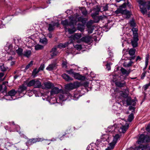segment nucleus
Wrapping results in <instances>:
<instances>
[{
  "label": "nucleus",
  "mask_w": 150,
  "mask_h": 150,
  "mask_svg": "<svg viewBox=\"0 0 150 150\" xmlns=\"http://www.w3.org/2000/svg\"><path fill=\"white\" fill-rule=\"evenodd\" d=\"M137 150H143V148L142 146H139L137 147Z\"/></svg>",
  "instance_id": "bf43d9fd"
},
{
  "label": "nucleus",
  "mask_w": 150,
  "mask_h": 150,
  "mask_svg": "<svg viewBox=\"0 0 150 150\" xmlns=\"http://www.w3.org/2000/svg\"><path fill=\"white\" fill-rule=\"evenodd\" d=\"M44 140L45 139H42L41 138L31 139L29 140L28 141V143H30V144H32L36 142L42 141Z\"/></svg>",
  "instance_id": "dca6fc26"
},
{
  "label": "nucleus",
  "mask_w": 150,
  "mask_h": 150,
  "mask_svg": "<svg viewBox=\"0 0 150 150\" xmlns=\"http://www.w3.org/2000/svg\"><path fill=\"white\" fill-rule=\"evenodd\" d=\"M68 45V42L67 43H65L64 44H63L62 43H60L59 45H58L57 47H56L57 48H59L60 49H61L62 48H64L67 46Z\"/></svg>",
  "instance_id": "cd10ccee"
},
{
  "label": "nucleus",
  "mask_w": 150,
  "mask_h": 150,
  "mask_svg": "<svg viewBox=\"0 0 150 150\" xmlns=\"http://www.w3.org/2000/svg\"><path fill=\"white\" fill-rule=\"evenodd\" d=\"M62 66L63 68H66L67 67V62L66 61H63L62 62Z\"/></svg>",
  "instance_id": "8fccbe9b"
},
{
  "label": "nucleus",
  "mask_w": 150,
  "mask_h": 150,
  "mask_svg": "<svg viewBox=\"0 0 150 150\" xmlns=\"http://www.w3.org/2000/svg\"><path fill=\"white\" fill-rule=\"evenodd\" d=\"M112 64L111 63H108L106 65V68L107 69V70H108L109 71L110 69V65Z\"/></svg>",
  "instance_id": "de8ad7c7"
},
{
  "label": "nucleus",
  "mask_w": 150,
  "mask_h": 150,
  "mask_svg": "<svg viewBox=\"0 0 150 150\" xmlns=\"http://www.w3.org/2000/svg\"><path fill=\"white\" fill-rule=\"evenodd\" d=\"M26 87L24 85H22L19 86V88H18V93L20 94L26 90Z\"/></svg>",
  "instance_id": "aec40b11"
},
{
  "label": "nucleus",
  "mask_w": 150,
  "mask_h": 150,
  "mask_svg": "<svg viewBox=\"0 0 150 150\" xmlns=\"http://www.w3.org/2000/svg\"><path fill=\"white\" fill-rule=\"evenodd\" d=\"M120 70L122 73L124 75H128L130 72V71H127L126 69L122 68H121Z\"/></svg>",
  "instance_id": "7c9ffc66"
},
{
  "label": "nucleus",
  "mask_w": 150,
  "mask_h": 150,
  "mask_svg": "<svg viewBox=\"0 0 150 150\" xmlns=\"http://www.w3.org/2000/svg\"><path fill=\"white\" fill-rule=\"evenodd\" d=\"M115 84L117 86L120 87H122L124 86L125 85V83L124 81L120 82L117 81L115 83Z\"/></svg>",
  "instance_id": "a878e982"
},
{
  "label": "nucleus",
  "mask_w": 150,
  "mask_h": 150,
  "mask_svg": "<svg viewBox=\"0 0 150 150\" xmlns=\"http://www.w3.org/2000/svg\"><path fill=\"white\" fill-rule=\"evenodd\" d=\"M40 71L38 69H34L32 73V75L33 77H35L36 76V75Z\"/></svg>",
  "instance_id": "473e14b6"
},
{
  "label": "nucleus",
  "mask_w": 150,
  "mask_h": 150,
  "mask_svg": "<svg viewBox=\"0 0 150 150\" xmlns=\"http://www.w3.org/2000/svg\"><path fill=\"white\" fill-rule=\"evenodd\" d=\"M44 86L42 87L43 89H49L54 87V85L50 82H45L44 83Z\"/></svg>",
  "instance_id": "9b49d317"
},
{
  "label": "nucleus",
  "mask_w": 150,
  "mask_h": 150,
  "mask_svg": "<svg viewBox=\"0 0 150 150\" xmlns=\"http://www.w3.org/2000/svg\"><path fill=\"white\" fill-rule=\"evenodd\" d=\"M73 76L75 79L78 80H84L85 79L84 76L80 75L78 73L75 72Z\"/></svg>",
  "instance_id": "4468645a"
},
{
  "label": "nucleus",
  "mask_w": 150,
  "mask_h": 150,
  "mask_svg": "<svg viewBox=\"0 0 150 150\" xmlns=\"http://www.w3.org/2000/svg\"><path fill=\"white\" fill-rule=\"evenodd\" d=\"M135 51L136 50L135 49L131 48L129 51V54L131 56L134 55L135 54Z\"/></svg>",
  "instance_id": "72a5a7b5"
},
{
  "label": "nucleus",
  "mask_w": 150,
  "mask_h": 150,
  "mask_svg": "<svg viewBox=\"0 0 150 150\" xmlns=\"http://www.w3.org/2000/svg\"><path fill=\"white\" fill-rule=\"evenodd\" d=\"M133 114L132 113H131L128 116V120L129 122H131L133 119Z\"/></svg>",
  "instance_id": "a19ab883"
},
{
  "label": "nucleus",
  "mask_w": 150,
  "mask_h": 150,
  "mask_svg": "<svg viewBox=\"0 0 150 150\" xmlns=\"http://www.w3.org/2000/svg\"><path fill=\"white\" fill-rule=\"evenodd\" d=\"M82 85L85 88V89L86 91V92H88L91 90V87H89V83L88 82H84L83 84Z\"/></svg>",
  "instance_id": "4be33fe9"
},
{
  "label": "nucleus",
  "mask_w": 150,
  "mask_h": 150,
  "mask_svg": "<svg viewBox=\"0 0 150 150\" xmlns=\"http://www.w3.org/2000/svg\"><path fill=\"white\" fill-rule=\"evenodd\" d=\"M45 65L44 64H42L39 67L38 70L39 71L43 70L45 68Z\"/></svg>",
  "instance_id": "09e8293b"
},
{
  "label": "nucleus",
  "mask_w": 150,
  "mask_h": 150,
  "mask_svg": "<svg viewBox=\"0 0 150 150\" xmlns=\"http://www.w3.org/2000/svg\"><path fill=\"white\" fill-rule=\"evenodd\" d=\"M133 62L131 60H129L127 63V62H125L124 63L123 66L125 67H128L131 66Z\"/></svg>",
  "instance_id": "bb28decb"
},
{
  "label": "nucleus",
  "mask_w": 150,
  "mask_h": 150,
  "mask_svg": "<svg viewBox=\"0 0 150 150\" xmlns=\"http://www.w3.org/2000/svg\"><path fill=\"white\" fill-rule=\"evenodd\" d=\"M56 68V63L51 64L48 66L46 68V69L49 71H52L55 69Z\"/></svg>",
  "instance_id": "a211bd4d"
},
{
  "label": "nucleus",
  "mask_w": 150,
  "mask_h": 150,
  "mask_svg": "<svg viewBox=\"0 0 150 150\" xmlns=\"http://www.w3.org/2000/svg\"><path fill=\"white\" fill-rule=\"evenodd\" d=\"M148 64V62H145V67L144 68L143 70H145L146 68L147 67Z\"/></svg>",
  "instance_id": "e2e57ef3"
},
{
  "label": "nucleus",
  "mask_w": 150,
  "mask_h": 150,
  "mask_svg": "<svg viewBox=\"0 0 150 150\" xmlns=\"http://www.w3.org/2000/svg\"><path fill=\"white\" fill-rule=\"evenodd\" d=\"M106 136L107 137H108L107 139H106V141H108V142H109V140H110V139H111L112 138V136H109L108 135H107Z\"/></svg>",
  "instance_id": "6e6d98bb"
},
{
  "label": "nucleus",
  "mask_w": 150,
  "mask_h": 150,
  "mask_svg": "<svg viewBox=\"0 0 150 150\" xmlns=\"http://www.w3.org/2000/svg\"><path fill=\"white\" fill-rule=\"evenodd\" d=\"M139 60V61L141 60V58L139 56H138L137 57V58L136 59V61H137L138 60Z\"/></svg>",
  "instance_id": "69168bd1"
},
{
  "label": "nucleus",
  "mask_w": 150,
  "mask_h": 150,
  "mask_svg": "<svg viewBox=\"0 0 150 150\" xmlns=\"http://www.w3.org/2000/svg\"><path fill=\"white\" fill-rule=\"evenodd\" d=\"M13 57L11 56H9L7 59L8 61L12 60L13 59Z\"/></svg>",
  "instance_id": "4d7b16f0"
},
{
  "label": "nucleus",
  "mask_w": 150,
  "mask_h": 150,
  "mask_svg": "<svg viewBox=\"0 0 150 150\" xmlns=\"http://www.w3.org/2000/svg\"><path fill=\"white\" fill-rule=\"evenodd\" d=\"M149 86H148L147 84L145 85L144 86V90H146L148 88Z\"/></svg>",
  "instance_id": "052dcab7"
},
{
  "label": "nucleus",
  "mask_w": 150,
  "mask_h": 150,
  "mask_svg": "<svg viewBox=\"0 0 150 150\" xmlns=\"http://www.w3.org/2000/svg\"><path fill=\"white\" fill-rule=\"evenodd\" d=\"M40 42L43 44L46 45L47 43V40L46 38L40 39Z\"/></svg>",
  "instance_id": "2f4dec72"
},
{
  "label": "nucleus",
  "mask_w": 150,
  "mask_h": 150,
  "mask_svg": "<svg viewBox=\"0 0 150 150\" xmlns=\"http://www.w3.org/2000/svg\"><path fill=\"white\" fill-rule=\"evenodd\" d=\"M146 71H144L143 73H142V74L141 76V78L142 79H144V77H145L146 76Z\"/></svg>",
  "instance_id": "603ef678"
},
{
  "label": "nucleus",
  "mask_w": 150,
  "mask_h": 150,
  "mask_svg": "<svg viewBox=\"0 0 150 150\" xmlns=\"http://www.w3.org/2000/svg\"><path fill=\"white\" fill-rule=\"evenodd\" d=\"M126 6V4L125 3H124L119 8L117 9L115 13L117 14L122 13L124 16H126V18H129L130 16L131 13L129 11L126 10H123V8H125Z\"/></svg>",
  "instance_id": "7ed1b4c3"
},
{
  "label": "nucleus",
  "mask_w": 150,
  "mask_h": 150,
  "mask_svg": "<svg viewBox=\"0 0 150 150\" xmlns=\"http://www.w3.org/2000/svg\"><path fill=\"white\" fill-rule=\"evenodd\" d=\"M31 53V51L27 50L24 51L23 55L26 57H29L30 56Z\"/></svg>",
  "instance_id": "393cba45"
},
{
  "label": "nucleus",
  "mask_w": 150,
  "mask_h": 150,
  "mask_svg": "<svg viewBox=\"0 0 150 150\" xmlns=\"http://www.w3.org/2000/svg\"><path fill=\"white\" fill-rule=\"evenodd\" d=\"M47 36L50 38H51L52 37V35L51 33L48 34Z\"/></svg>",
  "instance_id": "338daca9"
},
{
  "label": "nucleus",
  "mask_w": 150,
  "mask_h": 150,
  "mask_svg": "<svg viewBox=\"0 0 150 150\" xmlns=\"http://www.w3.org/2000/svg\"><path fill=\"white\" fill-rule=\"evenodd\" d=\"M34 79H33L30 81L29 82L27 83L26 84L28 86H34Z\"/></svg>",
  "instance_id": "58836bf2"
},
{
  "label": "nucleus",
  "mask_w": 150,
  "mask_h": 150,
  "mask_svg": "<svg viewBox=\"0 0 150 150\" xmlns=\"http://www.w3.org/2000/svg\"><path fill=\"white\" fill-rule=\"evenodd\" d=\"M62 76L67 81H70L72 80L73 79L71 77L65 74H63Z\"/></svg>",
  "instance_id": "5701e85b"
},
{
  "label": "nucleus",
  "mask_w": 150,
  "mask_h": 150,
  "mask_svg": "<svg viewBox=\"0 0 150 150\" xmlns=\"http://www.w3.org/2000/svg\"><path fill=\"white\" fill-rule=\"evenodd\" d=\"M149 58V55H147L146 57L145 62H148Z\"/></svg>",
  "instance_id": "680f3d73"
},
{
  "label": "nucleus",
  "mask_w": 150,
  "mask_h": 150,
  "mask_svg": "<svg viewBox=\"0 0 150 150\" xmlns=\"http://www.w3.org/2000/svg\"><path fill=\"white\" fill-rule=\"evenodd\" d=\"M35 49L36 50H39L43 48V46L40 45H37L35 46Z\"/></svg>",
  "instance_id": "4c0bfd02"
},
{
  "label": "nucleus",
  "mask_w": 150,
  "mask_h": 150,
  "mask_svg": "<svg viewBox=\"0 0 150 150\" xmlns=\"http://www.w3.org/2000/svg\"><path fill=\"white\" fill-rule=\"evenodd\" d=\"M76 30V28L74 27H73L72 28H68L67 31H68L69 33L70 34H71L75 32Z\"/></svg>",
  "instance_id": "c85d7f7f"
},
{
  "label": "nucleus",
  "mask_w": 150,
  "mask_h": 150,
  "mask_svg": "<svg viewBox=\"0 0 150 150\" xmlns=\"http://www.w3.org/2000/svg\"><path fill=\"white\" fill-rule=\"evenodd\" d=\"M127 104L128 105H132L134 106L136 103L135 100L134 99H132L130 97H128L126 100Z\"/></svg>",
  "instance_id": "2eb2a0df"
},
{
  "label": "nucleus",
  "mask_w": 150,
  "mask_h": 150,
  "mask_svg": "<svg viewBox=\"0 0 150 150\" xmlns=\"http://www.w3.org/2000/svg\"><path fill=\"white\" fill-rule=\"evenodd\" d=\"M51 56L52 57L56 56L58 54V52L57 51V48L55 47L52 48L51 51Z\"/></svg>",
  "instance_id": "412c9836"
},
{
  "label": "nucleus",
  "mask_w": 150,
  "mask_h": 150,
  "mask_svg": "<svg viewBox=\"0 0 150 150\" xmlns=\"http://www.w3.org/2000/svg\"><path fill=\"white\" fill-rule=\"evenodd\" d=\"M17 92L14 89H12L10 90L8 92V95L5 97V98L7 97L8 98H6V99L10 100L15 99L16 98H13V97L15 96Z\"/></svg>",
  "instance_id": "6e6552de"
},
{
  "label": "nucleus",
  "mask_w": 150,
  "mask_h": 150,
  "mask_svg": "<svg viewBox=\"0 0 150 150\" xmlns=\"http://www.w3.org/2000/svg\"><path fill=\"white\" fill-rule=\"evenodd\" d=\"M135 56H132V57H130L129 58V60L131 61V60H132V59H135Z\"/></svg>",
  "instance_id": "0e129e2a"
},
{
  "label": "nucleus",
  "mask_w": 150,
  "mask_h": 150,
  "mask_svg": "<svg viewBox=\"0 0 150 150\" xmlns=\"http://www.w3.org/2000/svg\"><path fill=\"white\" fill-rule=\"evenodd\" d=\"M69 20L70 21L69 23L67 20L64 21H61L62 24L64 26V28L65 31L67 32V27L69 26H71L73 25L74 23H76L77 21V17H74L72 16L69 17Z\"/></svg>",
  "instance_id": "20e7f679"
},
{
  "label": "nucleus",
  "mask_w": 150,
  "mask_h": 150,
  "mask_svg": "<svg viewBox=\"0 0 150 150\" xmlns=\"http://www.w3.org/2000/svg\"><path fill=\"white\" fill-rule=\"evenodd\" d=\"M16 52L19 56L23 55V50L21 48H18V50H16Z\"/></svg>",
  "instance_id": "c9c22d12"
},
{
  "label": "nucleus",
  "mask_w": 150,
  "mask_h": 150,
  "mask_svg": "<svg viewBox=\"0 0 150 150\" xmlns=\"http://www.w3.org/2000/svg\"><path fill=\"white\" fill-rule=\"evenodd\" d=\"M81 35L80 33H76L72 36V38L74 40H78L81 37Z\"/></svg>",
  "instance_id": "b1692460"
},
{
  "label": "nucleus",
  "mask_w": 150,
  "mask_h": 150,
  "mask_svg": "<svg viewBox=\"0 0 150 150\" xmlns=\"http://www.w3.org/2000/svg\"><path fill=\"white\" fill-rule=\"evenodd\" d=\"M121 126H120V128H116V127L115 126H109L106 130L107 132H110L111 133L116 132L117 131H118L120 133H125L126 131L128 129L129 125L127 123H125V125H123V124L120 123Z\"/></svg>",
  "instance_id": "f03ea898"
},
{
  "label": "nucleus",
  "mask_w": 150,
  "mask_h": 150,
  "mask_svg": "<svg viewBox=\"0 0 150 150\" xmlns=\"http://www.w3.org/2000/svg\"><path fill=\"white\" fill-rule=\"evenodd\" d=\"M16 54V52L15 50H11L9 52V54L12 55H13L15 54Z\"/></svg>",
  "instance_id": "3c124183"
},
{
  "label": "nucleus",
  "mask_w": 150,
  "mask_h": 150,
  "mask_svg": "<svg viewBox=\"0 0 150 150\" xmlns=\"http://www.w3.org/2000/svg\"><path fill=\"white\" fill-rule=\"evenodd\" d=\"M91 38L89 36L82 37L79 40L77 41L78 43H80L81 41L84 42L86 43H89L91 42Z\"/></svg>",
  "instance_id": "9d476101"
},
{
  "label": "nucleus",
  "mask_w": 150,
  "mask_h": 150,
  "mask_svg": "<svg viewBox=\"0 0 150 150\" xmlns=\"http://www.w3.org/2000/svg\"><path fill=\"white\" fill-rule=\"evenodd\" d=\"M130 25L132 27H134L136 26V24L133 20H132L130 22Z\"/></svg>",
  "instance_id": "49530a36"
},
{
  "label": "nucleus",
  "mask_w": 150,
  "mask_h": 150,
  "mask_svg": "<svg viewBox=\"0 0 150 150\" xmlns=\"http://www.w3.org/2000/svg\"><path fill=\"white\" fill-rule=\"evenodd\" d=\"M66 71L67 73L68 74H72L73 76L75 73L73 69H71L69 70H67Z\"/></svg>",
  "instance_id": "c03bdc74"
},
{
  "label": "nucleus",
  "mask_w": 150,
  "mask_h": 150,
  "mask_svg": "<svg viewBox=\"0 0 150 150\" xmlns=\"http://www.w3.org/2000/svg\"><path fill=\"white\" fill-rule=\"evenodd\" d=\"M100 9L98 6H97L96 8H94L93 10L95 11V12L91 14L92 17L94 18H96V16L98 14V13L100 11Z\"/></svg>",
  "instance_id": "f8f14e48"
},
{
  "label": "nucleus",
  "mask_w": 150,
  "mask_h": 150,
  "mask_svg": "<svg viewBox=\"0 0 150 150\" xmlns=\"http://www.w3.org/2000/svg\"><path fill=\"white\" fill-rule=\"evenodd\" d=\"M93 31V29H91L90 28H89L88 30V33H92Z\"/></svg>",
  "instance_id": "13d9d810"
},
{
  "label": "nucleus",
  "mask_w": 150,
  "mask_h": 150,
  "mask_svg": "<svg viewBox=\"0 0 150 150\" xmlns=\"http://www.w3.org/2000/svg\"><path fill=\"white\" fill-rule=\"evenodd\" d=\"M50 140H47V142L46 143L47 144H49L50 143Z\"/></svg>",
  "instance_id": "774afa93"
},
{
  "label": "nucleus",
  "mask_w": 150,
  "mask_h": 150,
  "mask_svg": "<svg viewBox=\"0 0 150 150\" xmlns=\"http://www.w3.org/2000/svg\"><path fill=\"white\" fill-rule=\"evenodd\" d=\"M81 11L82 13L84 15L86 16L87 14V11L85 8H82L81 9Z\"/></svg>",
  "instance_id": "ea45409f"
},
{
  "label": "nucleus",
  "mask_w": 150,
  "mask_h": 150,
  "mask_svg": "<svg viewBox=\"0 0 150 150\" xmlns=\"http://www.w3.org/2000/svg\"><path fill=\"white\" fill-rule=\"evenodd\" d=\"M138 40V37H133V39L131 41L132 45L133 47H136L137 46V42Z\"/></svg>",
  "instance_id": "f3484780"
},
{
  "label": "nucleus",
  "mask_w": 150,
  "mask_h": 150,
  "mask_svg": "<svg viewBox=\"0 0 150 150\" xmlns=\"http://www.w3.org/2000/svg\"><path fill=\"white\" fill-rule=\"evenodd\" d=\"M146 130L147 131L150 132V123L149 124L146 128Z\"/></svg>",
  "instance_id": "864d4df0"
},
{
  "label": "nucleus",
  "mask_w": 150,
  "mask_h": 150,
  "mask_svg": "<svg viewBox=\"0 0 150 150\" xmlns=\"http://www.w3.org/2000/svg\"><path fill=\"white\" fill-rule=\"evenodd\" d=\"M60 90L57 87H53L50 91V95L52 96L54 95L58 94L60 92Z\"/></svg>",
  "instance_id": "ddd939ff"
},
{
  "label": "nucleus",
  "mask_w": 150,
  "mask_h": 150,
  "mask_svg": "<svg viewBox=\"0 0 150 150\" xmlns=\"http://www.w3.org/2000/svg\"><path fill=\"white\" fill-rule=\"evenodd\" d=\"M108 6L107 5L103 7V11H106L108 10Z\"/></svg>",
  "instance_id": "5fc2aeb1"
},
{
  "label": "nucleus",
  "mask_w": 150,
  "mask_h": 150,
  "mask_svg": "<svg viewBox=\"0 0 150 150\" xmlns=\"http://www.w3.org/2000/svg\"><path fill=\"white\" fill-rule=\"evenodd\" d=\"M34 86L35 88H40L41 87V84L40 81L37 79H34Z\"/></svg>",
  "instance_id": "6ab92c4d"
},
{
  "label": "nucleus",
  "mask_w": 150,
  "mask_h": 150,
  "mask_svg": "<svg viewBox=\"0 0 150 150\" xmlns=\"http://www.w3.org/2000/svg\"><path fill=\"white\" fill-rule=\"evenodd\" d=\"M74 47L78 50H80L82 49V45H81L77 44L74 46Z\"/></svg>",
  "instance_id": "79ce46f5"
},
{
  "label": "nucleus",
  "mask_w": 150,
  "mask_h": 150,
  "mask_svg": "<svg viewBox=\"0 0 150 150\" xmlns=\"http://www.w3.org/2000/svg\"><path fill=\"white\" fill-rule=\"evenodd\" d=\"M81 86L80 83L77 81L73 83H70L65 85V88L68 90H71Z\"/></svg>",
  "instance_id": "39448f33"
},
{
  "label": "nucleus",
  "mask_w": 150,
  "mask_h": 150,
  "mask_svg": "<svg viewBox=\"0 0 150 150\" xmlns=\"http://www.w3.org/2000/svg\"><path fill=\"white\" fill-rule=\"evenodd\" d=\"M113 138L112 142L110 144L109 146L105 150H111L113 149L118 140L119 139L120 137V136L117 134L115 136L113 135Z\"/></svg>",
  "instance_id": "423d86ee"
},
{
  "label": "nucleus",
  "mask_w": 150,
  "mask_h": 150,
  "mask_svg": "<svg viewBox=\"0 0 150 150\" xmlns=\"http://www.w3.org/2000/svg\"><path fill=\"white\" fill-rule=\"evenodd\" d=\"M0 69L1 71H4L8 70V68L4 66V65L2 64L1 65L0 67Z\"/></svg>",
  "instance_id": "e433bc0d"
},
{
  "label": "nucleus",
  "mask_w": 150,
  "mask_h": 150,
  "mask_svg": "<svg viewBox=\"0 0 150 150\" xmlns=\"http://www.w3.org/2000/svg\"><path fill=\"white\" fill-rule=\"evenodd\" d=\"M137 28H133L132 30L133 33V37H138V33H137Z\"/></svg>",
  "instance_id": "c756f323"
},
{
  "label": "nucleus",
  "mask_w": 150,
  "mask_h": 150,
  "mask_svg": "<svg viewBox=\"0 0 150 150\" xmlns=\"http://www.w3.org/2000/svg\"><path fill=\"white\" fill-rule=\"evenodd\" d=\"M59 24L58 23L52 22L51 23L48 24V30L50 32L53 31L55 28V26L58 27Z\"/></svg>",
  "instance_id": "1a4fd4ad"
},
{
  "label": "nucleus",
  "mask_w": 150,
  "mask_h": 150,
  "mask_svg": "<svg viewBox=\"0 0 150 150\" xmlns=\"http://www.w3.org/2000/svg\"><path fill=\"white\" fill-rule=\"evenodd\" d=\"M150 141V139L149 136L144 134H142L139 137V138L137 141L139 144H140L145 142H148Z\"/></svg>",
  "instance_id": "0eeeda50"
},
{
  "label": "nucleus",
  "mask_w": 150,
  "mask_h": 150,
  "mask_svg": "<svg viewBox=\"0 0 150 150\" xmlns=\"http://www.w3.org/2000/svg\"><path fill=\"white\" fill-rule=\"evenodd\" d=\"M79 96V95L75 94L73 96H71L68 91L65 90L62 91L60 93L59 97V99H57L56 101L57 103H60V101L66 100L67 99L69 98L72 99L76 100L78 99Z\"/></svg>",
  "instance_id": "f257e3e1"
},
{
  "label": "nucleus",
  "mask_w": 150,
  "mask_h": 150,
  "mask_svg": "<svg viewBox=\"0 0 150 150\" xmlns=\"http://www.w3.org/2000/svg\"><path fill=\"white\" fill-rule=\"evenodd\" d=\"M120 77L117 75H115L113 76V81L115 82H117L120 79Z\"/></svg>",
  "instance_id": "f704fd0d"
},
{
  "label": "nucleus",
  "mask_w": 150,
  "mask_h": 150,
  "mask_svg": "<svg viewBox=\"0 0 150 150\" xmlns=\"http://www.w3.org/2000/svg\"><path fill=\"white\" fill-rule=\"evenodd\" d=\"M33 61H31L28 64L26 67L25 69H28L33 64Z\"/></svg>",
  "instance_id": "a18cd8bd"
},
{
  "label": "nucleus",
  "mask_w": 150,
  "mask_h": 150,
  "mask_svg": "<svg viewBox=\"0 0 150 150\" xmlns=\"http://www.w3.org/2000/svg\"><path fill=\"white\" fill-rule=\"evenodd\" d=\"M78 21L82 22L83 23H85L86 21L85 18L82 17H80L78 18Z\"/></svg>",
  "instance_id": "37998d69"
}]
</instances>
